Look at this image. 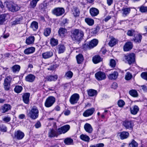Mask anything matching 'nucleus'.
<instances>
[{
    "instance_id": "nucleus-43",
    "label": "nucleus",
    "mask_w": 147,
    "mask_h": 147,
    "mask_svg": "<svg viewBox=\"0 0 147 147\" xmlns=\"http://www.w3.org/2000/svg\"><path fill=\"white\" fill-rule=\"evenodd\" d=\"M73 140L69 138H67L64 140V143L67 145H70L73 144Z\"/></svg>"
},
{
    "instance_id": "nucleus-39",
    "label": "nucleus",
    "mask_w": 147,
    "mask_h": 147,
    "mask_svg": "<svg viewBox=\"0 0 147 147\" xmlns=\"http://www.w3.org/2000/svg\"><path fill=\"white\" fill-rule=\"evenodd\" d=\"M23 18L21 16H19L17 17L15 20L13 21V24L14 25L17 24H20V21L22 20Z\"/></svg>"
},
{
    "instance_id": "nucleus-63",
    "label": "nucleus",
    "mask_w": 147,
    "mask_h": 147,
    "mask_svg": "<svg viewBox=\"0 0 147 147\" xmlns=\"http://www.w3.org/2000/svg\"><path fill=\"white\" fill-rule=\"evenodd\" d=\"M34 126L36 128H38L40 127L41 126L40 122L39 121H37L35 124Z\"/></svg>"
},
{
    "instance_id": "nucleus-1",
    "label": "nucleus",
    "mask_w": 147,
    "mask_h": 147,
    "mask_svg": "<svg viewBox=\"0 0 147 147\" xmlns=\"http://www.w3.org/2000/svg\"><path fill=\"white\" fill-rule=\"evenodd\" d=\"M84 33L79 29H75L71 31L70 36L72 40L75 42H80L83 38Z\"/></svg>"
},
{
    "instance_id": "nucleus-51",
    "label": "nucleus",
    "mask_w": 147,
    "mask_h": 147,
    "mask_svg": "<svg viewBox=\"0 0 147 147\" xmlns=\"http://www.w3.org/2000/svg\"><path fill=\"white\" fill-rule=\"evenodd\" d=\"M132 74L130 72H127L125 75V79L126 80H129L132 78Z\"/></svg>"
},
{
    "instance_id": "nucleus-60",
    "label": "nucleus",
    "mask_w": 147,
    "mask_h": 147,
    "mask_svg": "<svg viewBox=\"0 0 147 147\" xmlns=\"http://www.w3.org/2000/svg\"><path fill=\"white\" fill-rule=\"evenodd\" d=\"M83 48L85 50H87L88 49H91V47H90V44H89V43L88 44H85L83 46Z\"/></svg>"
},
{
    "instance_id": "nucleus-32",
    "label": "nucleus",
    "mask_w": 147,
    "mask_h": 147,
    "mask_svg": "<svg viewBox=\"0 0 147 147\" xmlns=\"http://www.w3.org/2000/svg\"><path fill=\"white\" fill-rule=\"evenodd\" d=\"M38 23L37 22L35 21H33L31 24L30 28L34 31H36L38 28Z\"/></svg>"
},
{
    "instance_id": "nucleus-59",
    "label": "nucleus",
    "mask_w": 147,
    "mask_h": 147,
    "mask_svg": "<svg viewBox=\"0 0 147 147\" xmlns=\"http://www.w3.org/2000/svg\"><path fill=\"white\" fill-rule=\"evenodd\" d=\"M135 31L133 30H129L128 31L127 33V35L129 36H132L134 34Z\"/></svg>"
},
{
    "instance_id": "nucleus-64",
    "label": "nucleus",
    "mask_w": 147,
    "mask_h": 147,
    "mask_svg": "<svg viewBox=\"0 0 147 147\" xmlns=\"http://www.w3.org/2000/svg\"><path fill=\"white\" fill-rule=\"evenodd\" d=\"M0 130L2 131L6 132L7 128L5 126H2L0 127Z\"/></svg>"
},
{
    "instance_id": "nucleus-13",
    "label": "nucleus",
    "mask_w": 147,
    "mask_h": 147,
    "mask_svg": "<svg viewBox=\"0 0 147 147\" xmlns=\"http://www.w3.org/2000/svg\"><path fill=\"white\" fill-rule=\"evenodd\" d=\"M95 111L94 108L88 109L85 111L83 113V116L84 117H88L92 115Z\"/></svg>"
},
{
    "instance_id": "nucleus-16",
    "label": "nucleus",
    "mask_w": 147,
    "mask_h": 147,
    "mask_svg": "<svg viewBox=\"0 0 147 147\" xmlns=\"http://www.w3.org/2000/svg\"><path fill=\"white\" fill-rule=\"evenodd\" d=\"M56 50L59 54H61L65 51L66 47L64 45L60 44L57 47Z\"/></svg>"
},
{
    "instance_id": "nucleus-27",
    "label": "nucleus",
    "mask_w": 147,
    "mask_h": 147,
    "mask_svg": "<svg viewBox=\"0 0 147 147\" xmlns=\"http://www.w3.org/2000/svg\"><path fill=\"white\" fill-rule=\"evenodd\" d=\"M58 78V76L57 75L54 76L50 75L47 76L45 79L47 81H55Z\"/></svg>"
},
{
    "instance_id": "nucleus-38",
    "label": "nucleus",
    "mask_w": 147,
    "mask_h": 147,
    "mask_svg": "<svg viewBox=\"0 0 147 147\" xmlns=\"http://www.w3.org/2000/svg\"><path fill=\"white\" fill-rule=\"evenodd\" d=\"M76 59L78 64L81 63L84 60L83 56L81 54H79L76 56Z\"/></svg>"
},
{
    "instance_id": "nucleus-45",
    "label": "nucleus",
    "mask_w": 147,
    "mask_h": 147,
    "mask_svg": "<svg viewBox=\"0 0 147 147\" xmlns=\"http://www.w3.org/2000/svg\"><path fill=\"white\" fill-rule=\"evenodd\" d=\"M117 43V41L116 39L114 38H112L109 43V45L112 47L115 45Z\"/></svg>"
},
{
    "instance_id": "nucleus-44",
    "label": "nucleus",
    "mask_w": 147,
    "mask_h": 147,
    "mask_svg": "<svg viewBox=\"0 0 147 147\" xmlns=\"http://www.w3.org/2000/svg\"><path fill=\"white\" fill-rule=\"evenodd\" d=\"M7 13H4L1 15L0 16V24H2L5 21V18Z\"/></svg>"
},
{
    "instance_id": "nucleus-7",
    "label": "nucleus",
    "mask_w": 147,
    "mask_h": 147,
    "mask_svg": "<svg viewBox=\"0 0 147 147\" xmlns=\"http://www.w3.org/2000/svg\"><path fill=\"white\" fill-rule=\"evenodd\" d=\"M25 136L24 133L20 130L14 132L13 138L18 140H20L23 138Z\"/></svg>"
},
{
    "instance_id": "nucleus-48",
    "label": "nucleus",
    "mask_w": 147,
    "mask_h": 147,
    "mask_svg": "<svg viewBox=\"0 0 147 147\" xmlns=\"http://www.w3.org/2000/svg\"><path fill=\"white\" fill-rule=\"evenodd\" d=\"M138 143L134 140H132L131 142L129 144V146L130 147H138Z\"/></svg>"
},
{
    "instance_id": "nucleus-22",
    "label": "nucleus",
    "mask_w": 147,
    "mask_h": 147,
    "mask_svg": "<svg viewBox=\"0 0 147 147\" xmlns=\"http://www.w3.org/2000/svg\"><path fill=\"white\" fill-rule=\"evenodd\" d=\"M131 113L133 115H136L139 110V108L138 106L134 105L130 108Z\"/></svg>"
},
{
    "instance_id": "nucleus-55",
    "label": "nucleus",
    "mask_w": 147,
    "mask_h": 147,
    "mask_svg": "<svg viewBox=\"0 0 147 147\" xmlns=\"http://www.w3.org/2000/svg\"><path fill=\"white\" fill-rule=\"evenodd\" d=\"M3 85L4 88L5 90L7 91L9 90L10 86V84L4 83Z\"/></svg>"
},
{
    "instance_id": "nucleus-4",
    "label": "nucleus",
    "mask_w": 147,
    "mask_h": 147,
    "mask_svg": "<svg viewBox=\"0 0 147 147\" xmlns=\"http://www.w3.org/2000/svg\"><path fill=\"white\" fill-rule=\"evenodd\" d=\"M125 59L129 65L134 63L135 61V55L134 53L127 54L124 56Z\"/></svg>"
},
{
    "instance_id": "nucleus-30",
    "label": "nucleus",
    "mask_w": 147,
    "mask_h": 147,
    "mask_svg": "<svg viewBox=\"0 0 147 147\" xmlns=\"http://www.w3.org/2000/svg\"><path fill=\"white\" fill-rule=\"evenodd\" d=\"M91 48H93L96 47L98 43V40L96 39H94L89 43Z\"/></svg>"
},
{
    "instance_id": "nucleus-31",
    "label": "nucleus",
    "mask_w": 147,
    "mask_h": 147,
    "mask_svg": "<svg viewBox=\"0 0 147 147\" xmlns=\"http://www.w3.org/2000/svg\"><path fill=\"white\" fill-rule=\"evenodd\" d=\"M34 39L35 38L34 36H29L26 39V43L27 45H30L34 43Z\"/></svg>"
},
{
    "instance_id": "nucleus-19",
    "label": "nucleus",
    "mask_w": 147,
    "mask_h": 147,
    "mask_svg": "<svg viewBox=\"0 0 147 147\" xmlns=\"http://www.w3.org/2000/svg\"><path fill=\"white\" fill-rule=\"evenodd\" d=\"M122 15L123 16L125 17L129 14L131 11L130 7H123L121 9Z\"/></svg>"
},
{
    "instance_id": "nucleus-17",
    "label": "nucleus",
    "mask_w": 147,
    "mask_h": 147,
    "mask_svg": "<svg viewBox=\"0 0 147 147\" xmlns=\"http://www.w3.org/2000/svg\"><path fill=\"white\" fill-rule=\"evenodd\" d=\"M84 128L85 131L89 134L92 133L93 129L91 125L88 123H86L84 125Z\"/></svg>"
},
{
    "instance_id": "nucleus-57",
    "label": "nucleus",
    "mask_w": 147,
    "mask_h": 147,
    "mask_svg": "<svg viewBox=\"0 0 147 147\" xmlns=\"http://www.w3.org/2000/svg\"><path fill=\"white\" fill-rule=\"evenodd\" d=\"M141 76L143 79L147 80V72H142L141 74Z\"/></svg>"
},
{
    "instance_id": "nucleus-9",
    "label": "nucleus",
    "mask_w": 147,
    "mask_h": 147,
    "mask_svg": "<svg viewBox=\"0 0 147 147\" xmlns=\"http://www.w3.org/2000/svg\"><path fill=\"white\" fill-rule=\"evenodd\" d=\"M96 79L98 81L104 80L106 78L105 74L103 72L99 71L95 74Z\"/></svg>"
},
{
    "instance_id": "nucleus-11",
    "label": "nucleus",
    "mask_w": 147,
    "mask_h": 147,
    "mask_svg": "<svg viewBox=\"0 0 147 147\" xmlns=\"http://www.w3.org/2000/svg\"><path fill=\"white\" fill-rule=\"evenodd\" d=\"M59 135L58 129L57 130H55L53 129L50 128L48 134V136L50 138L57 137Z\"/></svg>"
},
{
    "instance_id": "nucleus-62",
    "label": "nucleus",
    "mask_w": 147,
    "mask_h": 147,
    "mask_svg": "<svg viewBox=\"0 0 147 147\" xmlns=\"http://www.w3.org/2000/svg\"><path fill=\"white\" fill-rule=\"evenodd\" d=\"M11 119V118L10 117L7 116V117H5L3 119V121L5 122H9Z\"/></svg>"
},
{
    "instance_id": "nucleus-21",
    "label": "nucleus",
    "mask_w": 147,
    "mask_h": 147,
    "mask_svg": "<svg viewBox=\"0 0 147 147\" xmlns=\"http://www.w3.org/2000/svg\"><path fill=\"white\" fill-rule=\"evenodd\" d=\"M133 46L132 43L131 42H126L123 47L124 51H129L132 49Z\"/></svg>"
},
{
    "instance_id": "nucleus-10",
    "label": "nucleus",
    "mask_w": 147,
    "mask_h": 147,
    "mask_svg": "<svg viewBox=\"0 0 147 147\" xmlns=\"http://www.w3.org/2000/svg\"><path fill=\"white\" fill-rule=\"evenodd\" d=\"M80 98L79 95L78 94L75 93L71 96L69 101L70 103L72 105L77 103Z\"/></svg>"
},
{
    "instance_id": "nucleus-18",
    "label": "nucleus",
    "mask_w": 147,
    "mask_h": 147,
    "mask_svg": "<svg viewBox=\"0 0 147 147\" xmlns=\"http://www.w3.org/2000/svg\"><path fill=\"white\" fill-rule=\"evenodd\" d=\"M53 52L51 51H48L42 54V56L44 59H47L52 57L53 55Z\"/></svg>"
},
{
    "instance_id": "nucleus-37",
    "label": "nucleus",
    "mask_w": 147,
    "mask_h": 147,
    "mask_svg": "<svg viewBox=\"0 0 147 147\" xmlns=\"http://www.w3.org/2000/svg\"><path fill=\"white\" fill-rule=\"evenodd\" d=\"M85 22L89 26H92L94 23V20L91 18H86L85 19Z\"/></svg>"
},
{
    "instance_id": "nucleus-12",
    "label": "nucleus",
    "mask_w": 147,
    "mask_h": 147,
    "mask_svg": "<svg viewBox=\"0 0 147 147\" xmlns=\"http://www.w3.org/2000/svg\"><path fill=\"white\" fill-rule=\"evenodd\" d=\"M70 126L68 125H66L58 128L59 134H64L67 132L70 129Z\"/></svg>"
},
{
    "instance_id": "nucleus-5",
    "label": "nucleus",
    "mask_w": 147,
    "mask_h": 147,
    "mask_svg": "<svg viewBox=\"0 0 147 147\" xmlns=\"http://www.w3.org/2000/svg\"><path fill=\"white\" fill-rule=\"evenodd\" d=\"M65 12L63 8L62 7H57L55 8L52 10V13L56 16H62Z\"/></svg>"
},
{
    "instance_id": "nucleus-61",
    "label": "nucleus",
    "mask_w": 147,
    "mask_h": 147,
    "mask_svg": "<svg viewBox=\"0 0 147 147\" xmlns=\"http://www.w3.org/2000/svg\"><path fill=\"white\" fill-rule=\"evenodd\" d=\"M100 28V27L99 26L97 25L96 27L94 29V30L93 31V33L94 34H96L99 31Z\"/></svg>"
},
{
    "instance_id": "nucleus-54",
    "label": "nucleus",
    "mask_w": 147,
    "mask_h": 147,
    "mask_svg": "<svg viewBox=\"0 0 147 147\" xmlns=\"http://www.w3.org/2000/svg\"><path fill=\"white\" fill-rule=\"evenodd\" d=\"M73 75V73L71 71H69L66 73L65 76L69 78H71L72 77Z\"/></svg>"
},
{
    "instance_id": "nucleus-35",
    "label": "nucleus",
    "mask_w": 147,
    "mask_h": 147,
    "mask_svg": "<svg viewBox=\"0 0 147 147\" xmlns=\"http://www.w3.org/2000/svg\"><path fill=\"white\" fill-rule=\"evenodd\" d=\"M87 92L88 95L90 96H96L97 94V91L92 89L89 90Z\"/></svg>"
},
{
    "instance_id": "nucleus-47",
    "label": "nucleus",
    "mask_w": 147,
    "mask_h": 147,
    "mask_svg": "<svg viewBox=\"0 0 147 147\" xmlns=\"http://www.w3.org/2000/svg\"><path fill=\"white\" fill-rule=\"evenodd\" d=\"M140 11L142 13H146L147 12V7L142 5L138 8Z\"/></svg>"
},
{
    "instance_id": "nucleus-25",
    "label": "nucleus",
    "mask_w": 147,
    "mask_h": 147,
    "mask_svg": "<svg viewBox=\"0 0 147 147\" xmlns=\"http://www.w3.org/2000/svg\"><path fill=\"white\" fill-rule=\"evenodd\" d=\"M142 38L141 34H139L136 35H134V38L133 40L136 43H140Z\"/></svg>"
},
{
    "instance_id": "nucleus-50",
    "label": "nucleus",
    "mask_w": 147,
    "mask_h": 147,
    "mask_svg": "<svg viewBox=\"0 0 147 147\" xmlns=\"http://www.w3.org/2000/svg\"><path fill=\"white\" fill-rule=\"evenodd\" d=\"M39 0H32L31 1L30 5L32 8H34L36 6V4Z\"/></svg>"
},
{
    "instance_id": "nucleus-23",
    "label": "nucleus",
    "mask_w": 147,
    "mask_h": 147,
    "mask_svg": "<svg viewBox=\"0 0 147 147\" xmlns=\"http://www.w3.org/2000/svg\"><path fill=\"white\" fill-rule=\"evenodd\" d=\"M119 136L121 140H123L127 138L129 136V133L126 131L119 133Z\"/></svg>"
},
{
    "instance_id": "nucleus-52",
    "label": "nucleus",
    "mask_w": 147,
    "mask_h": 147,
    "mask_svg": "<svg viewBox=\"0 0 147 147\" xmlns=\"http://www.w3.org/2000/svg\"><path fill=\"white\" fill-rule=\"evenodd\" d=\"M116 65L115 61L113 59H111L110 61V65L112 67H114Z\"/></svg>"
},
{
    "instance_id": "nucleus-28",
    "label": "nucleus",
    "mask_w": 147,
    "mask_h": 147,
    "mask_svg": "<svg viewBox=\"0 0 147 147\" xmlns=\"http://www.w3.org/2000/svg\"><path fill=\"white\" fill-rule=\"evenodd\" d=\"M118 75V72L117 71H115L113 73L109 74L108 77L110 80H115L117 78Z\"/></svg>"
},
{
    "instance_id": "nucleus-41",
    "label": "nucleus",
    "mask_w": 147,
    "mask_h": 147,
    "mask_svg": "<svg viewBox=\"0 0 147 147\" xmlns=\"http://www.w3.org/2000/svg\"><path fill=\"white\" fill-rule=\"evenodd\" d=\"M129 94L134 97H137L138 96L137 92L135 90H131L129 92Z\"/></svg>"
},
{
    "instance_id": "nucleus-40",
    "label": "nucleus",
    "mask_w": 147,
    "mask_h": 147,
    "mask_svg": "<svg viewBox=\"0 0 147 147\" xmlns=\"http://www.w3.org/2000/svg\"><path fill=\"white\" fill-rule=\"evenodd\" d=\"M20 69V66L18 65H13L12 67V69L13 73L18 72Z\"/></svg>"
},
{
    "instance_id": "nucleus-56",
    "label": "nucleus",
    "mask_w": 147,
    "mask_h": 147,
    "mask_svg": "<svg viewBox=\"0 0 147 147\" xmlns=\"http://www.w3.org/2000/svg\"><path fill=\"white\" fill-rule=\"evenodd\" d=\"M104 145L103 143H99L95 145H91L90 147H104Z\"/></svg>"
},
{
    "instance_id": "nucleus-42",
    "label": "nucleus",
    "mask_w": 147,
    "mask_h": 147,
    "mask_svg": "<svg viewBox=\"0 0 147 147\" xmlns=\"http://www.w3.org/2000/svg\"><path fill=\"white\" fill-rule=\"evenodd\" d=\"M23 90V87L17 85L16 86L14 89V90L16 93H19L21 92Z\"/></svg>"
},
{
    "instance_id": "nucleus-46",
    "label": "nucleus",
    "mask_w": 147,
    "mask_h": 147,
    "mask_svg": "<svg viewBox=\"0 0 147 147\" xmlns=\"http://www.w3.org/2000/svg\"><path fill=\"white\" fill-rule=\"evenodd\" d=\"M58 43V40L54 38H52L50 40V43L52 46H55L57 45Z\"/></svg>"
},
{
    "instance_id": "nucleus-24",
    "label": "nucleus",
    "mask_w": 147,
    "mask_h": 147,
    "mask_svg": "<svg viewBox=\"0 0 147 147\" xmlns=\"http://www.w3.org/2000/svg\"><path fill=\"white\" fill-rule=\"evenodd\" d=\"M35 76L33 74H30L25 77V80L26 81L30 82H33L35 78Z\"/></svg>"
},
{
    "instance_id": "nucleus-26",
    "label": "nucleus",
    "mask_w": 147,
    "mask_h": 147,
    "mask_svg": "<svg viewBox=\"0 0 147 147\" xmlns=\"http://www.w3.org/2000/svg\"><path fill=\"white\" fill-rule=\"evenodd\" d=\"M58 33L61 36L64 37L67 33V30L65 28H61L59 29Z\"/></svg>"
},
{
    "instance_id": "nucleus-36",
    "label": "nucleus",
    "mask_w": 147,
    "mask_h": 147,
    "mask_svg": "<svg viewBox=\"0 0 147 147\" xmlns=\"http://www.w3.org/2000/svg\"><path fill=\"white\" fill-rule=\"evenodd\" d=\"M80 138L82 140L85 142H89L90 138L87 135L85 134H82L80 136Z\"/></svg>"
},
{
    "instance_id": "nucleus-6",
    "label": "nucleus",
    "mask_w": 147,
    "mask_h": 147,
    "mask_svg": "<svg viewBox=\"0 0 147 147\" xmlns=\"http://www.w3.org/2000/svg\"><path fill=\"white\" fill-rule=\"evenodd\" d=\"M55 98L52 96L48 97L46 100L45 105V107L49 108L51 107L55 102Z\"/></svg>"
},
{
    "instance_id": "nucleus-49",
    "label": "nucleus",
    "mask_w": 147,
    "mask_h": 147,
    "mask_svg": "<svg viewBox=\"0 0 147 147\" xmlns=\"http://www.w3.org/2000/svg\"><path fill=\"white\" fill-rule=\"evenodd\" d=\"M51 31V29L50 28H47L44 30V35L46 36H49Z\"/></svg>"
},
{
    "instance_id": "nucleus-3",
    "label": "nucleus",
    "mask_w": 147,
    "mask_h": 147,
    "mask_svg": "<svg viewBox=\"0 0 147 147\" xmlns=\"http://www.w3.org/2000/svg\"><path fill=\"white\" fill-rule=\"evenodd\" d=\"M6 7L9 10L12 12H15L18 11L20 7L16 4L12 2H7L6 3Z\"/></svg>"
},
{
    "instance_id": "nucleus-53",
    "label": "nucleus",
    "mask_w": 147,
    "mask_h": 147,
    "mask_svg": "<svg viewBox=\"0 0 147 147\" xmlns=\"http://www.w3.org/2000/svg\"><path fill=\"white\" fill-rule=\"evenodd\" d=\"M118 105L120 107H122L125 104V102L122 100H120L118 102Z\"/></svg>"
},
{
    "instance_id": "nucleus-29",
    "label": "nucleus",
    "mask_w": 147,
    "mask_h": 147,
    "mask_svg": "<svg viewBox=\"0 0 147 147\" xmlns=\"http://www.w3.org/2000/svg\"><path fill=\"white\" fill-rule=\"evenodd\" d=\"M35 51V48L31 47L26 49L24 51L25 54H29L33 53Z\"/></svg>"
},
{
    "instance_id": "nucleus-2",
    "label": "nucleus",
    "mask_w": 147,
    "mask_h": 147,
    "mask_svg": "<svg viewBox=\"0 0 147 147\" xmlns=\"http://www.w3.org/2000/svg\"><path fill=\"white\" fill-rule=\"evenodd\" d=\"M39 111L36 107H32L29 113L27 114L28 116L33 120L36 119L38 116Z\"/></svg>"
},
{
    "instance_id": "nucleus-14",
    "label": "nucleus",
    "mask_w": 147,
    "mask_h": 147,
    "mask_svg": "<svg viewBox=\"0 0 147 147\" xmlns=\"http://www.w3.org/2000/svg\"><path fill=\"white\" fill-rule=\"evenodd\" d=\"M11 106L9 104H5L2 106L1 108V110L2 113H5L11 109Z\"/></svg>"
},
{
    "instance_id": "nucleus-20",
    "label": "nucleus",
    "mask_w": 147,
    "mask_h": 147,
    "mask_svg": "<svg viewBox=\"0 0 147 147\" xmlns=\"http://www.w3.org/2000/svg\"><path fill=\"white\" fill-rule=\"evenodd\" d=\"M90 12L92 17L97 16L99 13L98 10L94 7H92L90 9Z\"/></svg>"
},
{
    "instance_id": "nucleus-8",
    "label": "nucleus",
    "mask_w": 147,
    "mask_h": 147,
    "mask_svg": "<svg viewBox=\"0 0 147 147\" xmlns=\"http://www.w3.org/2000/svg\"><path fill=\"white\" fill-rule=\"evenodd\" d=\"M123 125L126 129H132L134 124L132 121L126 120L123 122Z\"/></svg>"
},
{
    "instance_id": "nucleus-58",
    "label": "nucleus",
    "mask_w": 147,
    "mask_h": 147,
    "mask_svg": "<svg viewBox=\"0 0 147 147\" xmlns=\"http://www.w3.org/2000/svg\"><path fill=\"white\" fill-rule=\"evenodd\" d=\"M11 79L9 76L7 77L4 80V83L10 84Z\"/></svg>"
},
{
    "instance_id": "nucleus-34",
    "label": "nucleus",
    "mask_w": 147,
    "mask_h": 147,
    "mask_svg": "<svg viewBox=\"0 0 147 147\" xmlns=\"http://www.w3.org/2000/svg\"><path fill=\"white\" fill-rule=\"evenodd\" d=\"M92 61L94 63L96 64L101 61L102 59L100 56L96 55L93 57Z\"/></svg>"
},
{
    "instance_id": "nucleus-15",
    "label": "nucleus",
    "mask_w": 147,
    "mask_h": 147,
    "mask_svg": "<svg viewBox=\"0 0 147 147\" xmlns=\"http://www.w3.org/2000/svg\"><path fill=\"white\" fill-rule=\"evenodd\" d=\"M30 93H24L22 96V99L24 103L28 104L29 103V98Z\"/></svg>"
},
{
    "instance_id": "nucleus-33",
    "label": "nucleus",
    "mask_w": 147,
    "mask_h": 147,
    "mask_svg": "<svg viewBox=\"0 0 147 147\" xmlns=\"http://www.w3.org/2000/svg\"><path fill=\"white\" fill-rule=\"evenodd\" d=\"M72 12L74 17H77L79 16L80 11L79 9L77 7H74L72 9Z\"/></svg>"
}]
</instances>
